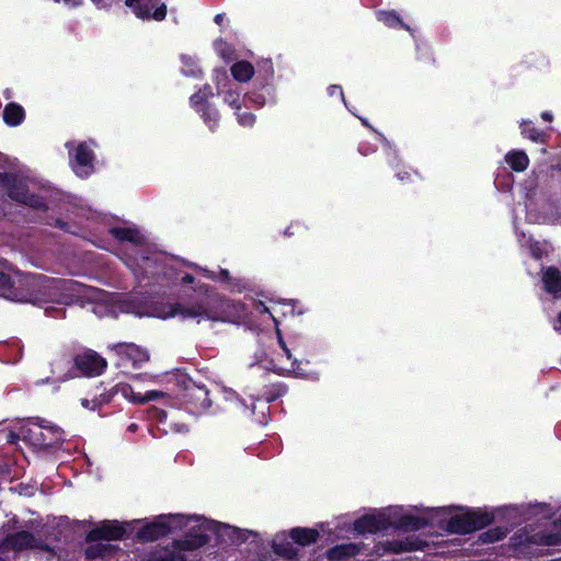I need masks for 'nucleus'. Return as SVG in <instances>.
<instances>
[{
  "mask_svg": "<svg viewBox=\"0 0 561 561\" xmlns=\"http://www.w3.org/2000/svg\"><path fill=\"white\" fill-rule=\"evenodd\" d=\"M102 296V291L96 288H89L87 297L90 301H96L100 300Z\"/></svg>",
  "mask_w": 561,
  "mask_h": 561,
  "instance_id": "obj_39",
  "label": "nucleus"
},
{
  "mask_svg": "<svg viewBox=\"0 0 561 561\" xmlns=\"http://www.w3.org/2000/svg\"><path fill=\"white\" fill-rule=\"evenodd\" d=\"M219 276H220L221 279H224L226 282L230 280V275H229V272L227 270H220Z\"/></svg>",
  "mask_w": 561,
  "mask_h": 561,
  "instance_id": "obj_45",
  "label": "nucleus"
},
{
  "mask_svg": "<svg viewBox=\"0 0 561 561\" xmlns=\"http://www.w3.org/2000/svg\"><path fill=\"white\" fill-rule=\"evenodd\" d=\"M214 49L216 54L226 62L232 60L234 50L226 41L221 38L216 39L214 42Z\"/></svg>",
  "mask_w": 561,
  "mask_h": 561,
  "instance_id": "obj_29",
  "label": "nucleus"
},
{
  "mask_svg": "<svg viewBox=\"0 0 561 561\" xmlns=\"http://www.w3.org/2000/svg\"><path fill=\"white\" fill-rule=\"evenodd\" d=\"M359 119H360V122H362V124H363V125H365V126H369V125H368V122H367V119H366V118L360 117Z\"/></svg>",
  "mask_w": 561,
  "mask_h": 561,
  "instance_id": "obj_53",
  "label": "nucleus"
},
{
  "mask_svg": "<svg viewBox=\"0 0 561 561\" xmlns=\"http://www.w3.org/2000/svg\"><path fill=\"white\" fill-rule=\"evenodd\" d=\"M0 285L2 287H10L11 286L10 277L7 274H4L3 272H0Z\"/></svg>",
  "mask_w": 561,
  "mask_h": 561,
  "instance_id": "obj_40",
  "label": "nucleus"
},
{
  "mask_svg": "<svg viewBox=\"0 0 561 561\" xmlns=\"http://www.w3.org/2000/svg\"><path fill=\"white\" fill-rule=\"evenodd\" d=\"M123 0H91V2L100 10H110L118 5Z\"/></svg>",
  "mask_w": 561,
  "mask_h": 561,
  "instance_id": "obj_35",
  "label": "nucleus"
},
{
  "mask_svg": "<svg viewBox=\"0 0 561 561\" xmlns=\"http://www.w3.org/2000/svg\"><path fill=\"white\" fill-rule=\"evenodd\" d=\"M540 151H541L542 153H546V152H547V150H546V148H545V147H542V148L540 149Z\"/></svg>",
  "mask_w": 561,
  "mask_h": 561,
  "instance_id": "obj_56",
  "label": "nucleus"
},
{
  "mask_svg": "<svg viewBox=\"0 0 561 561\" xmlns=\"http://www.w3.org/2000/svg\"><path fill=\"white\" fill-rule=\"evenodd\" d=\"M375 151H376V148L371 147L367 142H360L359 146H358V152L362 156H368V154H370V153H373Z\"/></svg>",
  "mask_w": 561,
  "mask_h": 561,
  "instance_id": "obj_37",
  "label": "nucleus"
},
{
  "mask_svg": "<svg viewBox=\"0 0 561 561\" xmlns=\"http://www.w3.org/2000/svg\"><path fill=\"white\" fill-rule=\"evenodd\" d=\"M133 401L137 403H146L147 400H144V396L141 394H133Z\"/></svg>",
  "mask_w": 561,
  "mask_h": 561,
  "instance_id": "obj_46",
  "label": "nucleus"
},
{
  "mask_svg": "<svg viewBox=\"0 0 561 561\" xmlns=\"http://www.w3.org/2000/svg\"><path fill=\"white\" fill-rule=\"evenodd\" d=\"M0 561H5L3 558L0 557Z\"/></svg>",
  "mask_w": 561,
  "mask_h": 561,
  "instance_id": "obj_58",
  "label": "nucleus"
},
{
  "mask_svg": "<svg viewBox=\"0 0 561 561\" xmlns=\"http://www.w3.org/2000/svg\"><path fill=\"white\" fill-rule=\"evenodd\" d=\"M518 128L523 139H527L537 145L545 146L550 139L549 128L540 129L535 126L531 119L522 118L518 121Z\"/></svg>",
  "mask_w": 561,
  "mask_h": 561,
  "instance_id": "obj_14",
  "label": "nucleus"
},
{
  "mask_svg": "<svg viewBox=\"0 0 561 561\" xmlns=\"http://www.w3.org/2000/svg\"><path fill=\"white\" fill-rule=\"evenodd\" d=\"M226 19V15L224 13H218L215 15L214 18V22L217 24V25H222L224 21Z\"/></svg>",
  "mask_w": 561,
  "mask_h": 561,
  "instance_id": "obj_44",
  "label": "nucleus"
},
{
  "mask_svg": "<svg viewBox=\"0 0 561 561\" xmlns=\"http://www.w3.org/2000/svg\"><path fill=\"white\" fill-rule=\"evenodd\" d=\"M164 396H165V393L162 392V391L152 390V391H148L144 396V400H147V402H149V401H152V400H157L159 398H163Z\"/></svg>",
  "mask_w": 561,
  "mask_h": 561,
  "instance_id": "obj_38",
  "label": "nucleus"
},
{
  "mask_svg": "<svg viewBox=\"0 0 561 561\" xmlns=\"http://www.w3.org/2000/svg\"><path fill=\"white\" fill-rule=\"evenodd\" d=\"M538 244H539L538 242H535V243H529L528 245L537 247Z\"/></svg>",
  "mask_w": 561,
  "mask_h": 561,
  "instance_id": "obj_57",
  "label": "nucleus"
},
{
  "mask_svg": "<svg viewBox=\"0 0 561 561\" xmlns=\"http://www.w3.org/2000/svg\"><path fill=\"white\" fill-rule=\"evenodd\" d=\"M205 308L202 305H195L192 307H186L182 304H175L172 306L171 316H181L183 318H196L205 313Z\"/></svg>",
  "mask_w": 561,
  "mask_h": 561,
  "instance_id": "obj_27",
  "label": "nucleus"
},
{
  "mask_svg": "<svg viewBox=\"0 0 561 561\" xmlns=\"http://www.w3.org/2000/svg\"><path fill=\"white\" fill-rule=\"evenodd\" d=\"M232 80L240 83H247L252 81L257 75V65L254 67L250 61L239 60L232 64L230 67Z\"/></svg>",
  "mask_w": 561,
  "mask_h": 561,
  "instance_id": "obj_17",
  "label": "nucleus"
},
{
  "mask_svg": "<svg viewBox=\"0 0 561 561\" xmlns=\"http://www.w3.org/2000/svg\"><path fill=\"white\" fill-rule=\"evenodd\" d=\"M318 537L319 533L313 528H294L290 530V538L300 546L316 542Z\"/></svg>",
  "mask_w": 561,
  "mask_h": 561,
  "instance_id": "obj_23",
  "label": "nucleus"
},
{
  "mask_svg": "<svg viewBox=\"0 0 561 561\" xmlns=\"http://www.w3.org/2000/svg\"><path fill=\"white\" fill-rule=\"evenodd\" d=\"M125 5L142 21L161 22L167 16V4L162 0H125Z\"/></svg>",
  "mask_w": 561,
  "mask_h": 561,
  "instance_id": "obj_8",
  "label": "nucleus"
},
{
  "mask_svg": "<svg viewBox=\"0 0 561 561\" xmlns=\"http://www.w3.org/2000/svg\"><path fill=\"white\" fill-rule=\"evenodd\" d=\"M125 529L117 523H103L87 535V541L116 540L123 538Z\"/></svg>",
  "mask_w": 561,
  "mask_h": 561,
  "instance_id": "obj_15",
  "label": "nucleus"
},
{
  "mask_svg": "<svg viewBox=\"0 0 561 561\" xmlns=\"http://www.w3.org/2000/svg\"><path fill=\"white\" fill-rule=\"evenodd\" d=\"M284 352L286 353L287 357L289 358L290 357V352L289 350L287 348V346H284Z\"/></svg>",
  "mask_w": 561,
  "mask_h": 561,
  "instance_id": "obj_52",
  "label": "nucleus"
},
{
  "mask_svg": "<svg viewBox=\"0 0 561 561\" xmlns=\"http://www.w3.org/2000/svg\"><path fill=\"white\" fill-rule=\"evenodd\" d=\"M190 519V517L182 515L160 516L154 522L140 528L137 533V537L142 541H153L174 529L186 526Z\"/></svg>",
  "mask_w": 561,
  "mask_h": 561,
  "instance_id": "obj_6",
  "label": "nucleus"
},
{
  "mask_svg": "<svg viewBox=\"0 0 561 561\" xmlns=\"http://www.w3.org/2000/svg\"><path fill=\"white\" fill-rule=\"evenodd\" d=\"M493 522V516L480 511H470L465 514L456 515L449 520L451 531L459 534L472 533Z\"/></svg>",
  "mask_w": 561,
  "mask_h": 561,
  "instance_id": "obj_9",
  "label": "nucleus"
},
{
  "mask_svg": "<svg viewBox=\"0 0 561 561\" xmlns=\"http://www.w3.org/2000/svg\"><path fill=\"white\" fill-rule=\"evenodd\" d=\"M114 348L119 354H125L134 363L145 362L148 359L147 353L135 344L119 343V344L115 345Z\"/></svg>",
  "mask_w": 561,
  "mask_h": 561,
  "instance_id": "obj_24",
  "label": "nucleus"
},
{
  "mask_svg": "<svg viewBox=\"0 0 561 561\" xmlns=\"http://www.w3.org/2000/svg\"><path fill=\"white\" fill-rule=\"evenodd\" d=\"M415 49H416V57L420 60H425V61L433 60V54H432L431 47L427 45V43L416 41Z\"/></svg>",
  "mask_w": 561,
  "mask_h": 561,
  "instance_id": "obj_33",
  "label": "nucleus"
},
{
  "mask_svg": "<svg viewBox=\"0 0 561 561\" xmlns=\"http://www.w3.org/2000/svg\"><path fill=\"white\" fill-rule=\"evenodd\" d=\"M356 531L363 533H376L385 528V522L382 518L374 515H365L354 523Z\"/></svg>",
  "mask_w": 561,
  "mask_h": 561,
  "instance_id": "obj_22",
  "label": "nucleus"
},
{
  "mask_svg": "<svg viewBox=\"0 0 561 561\" xmlns=\"http://www.w3.org/2000/svg\"><path fill=\"white\" fill-rule=\"evenodd\" d=\"M279 343H280V346H282L283 348H284V346H286V345H285V343H284V341H283L282 339H279Z\"/></svg>",
  "mask_w": 561,
  "mask_h": 561,
  "instance_id": "obj_55",
  "label": "nucleus"
},
{
  "mask_svg": "<svg viewBox=\"0 0 561 561\" xmlns=\"http://www.w3.org/2000/svg\"><path fill=\"white\" fill-rule=\"evenodd\" d=\"M0 186L7 190L8 196L24 206L44 213L43 220L47 226L62 233L76 236L96 245L106 231L114 240L131 245H157V236L144 226L129 220L111 224L107 217L81 199L62 202L59 211H49L44 196L31 193L27 182L16 173L0 172Z\"/></svg>",
  "mask_w": 561,
  "mask_h": 561,
  "instance_id": "obj_1",
  "label": "nucleus"
},
{
  "mask_svg": "<svg viewBox=\"0 0 561 561\" xmlns=\"http://www.w3.org/2000/svg\"><path fill=\"white\" fill-rule=\"evenodd\" d=\"M247 107L260 110L273 107L279 101L274 64L271 58L257 61V75L244 91Z\"/></svg>",
  "mask_w": 561,
  "mask_h": 561,
  "instance_id": "obj_2",
  "label": "nucleus"
},
{
  "mask_svg": "<svg viewBox=\"0 0 561 561\" xmlns=\"http://www.w3.org/2000/svg\"><path fill=\"white\" fill-rule=\"evenodd\" d=\"M114 551V546L111 543H104L102 540L92 541L85 549V556L88 559L103 558L111 554Z\"/></svg>",
  "mask_w": 561,
  "mask_h": 561,
  "instance_id": "obj_26",
  "label": "nucleus"
},
{
  "mask_svg": "<svg viewBox=\"0 0 561 561\" xmlns=\"http://www.w3.org/2000/svg\"><path fill=\"white\" fill-rule=\"evenodd\" d=\"M68 154V167L76 178L88 180L100 169L96 154L99 144L92 138L84 140L72 139L65 142Z\"/></svg>",
  "mask_w": 561,
  "mask_h": 561,
  "instance_id": "obj_4",
  "label": "nucleus"
},
{
  "mask_svg": "<svg viewBox=\"0 0 561 561\" xmlns=\"http://www.w3.org/2000/svg\"><path fill=\"white\" fill-rule=\"evenodd\" d=\"M194 282V277L191 274H186L182 278L183 284H192Z\"/></svg>",
  "mask_w": 561,
  "mask_h": 561,
  "instance_id": "obj_47",
  "label": "nucleus"
},
{
  "mask_svg": "<svg viewBox=\"0 0 561 561\" xmlns=\"http://www.w3.org/2000/svg\"><path fill=\"white\" fill-rule=\"evenodd\" d=\"M82 405H83L84 408H90V401H89V400H87V399H84V400L82 401Z\"/></svg>",
  "mask_w": 561,
  "mask_h": 561,
  "instance_id": "obj_51",
  "label": "nucleus"
},
{
  "mask_svg": "<svg viewBox=\"0 0 561 561\" xmlns=\"http://www.w3.org/2000/svg\"><path fill=\"white\" fill-rule=\"evenodd\" d=\"M211 81L215 84V95L221 98L224 104L233 111L238 124L242 127H252L256 116L248 110H242L243 105L247 106L244 91L230 78L227 69L215 68Z\"/></svg>",
  "mask_w": 561,
  "mask_h": 561,
  "instance_id": "obj_3",
  "label": "nucleus"
},
{
  "mask_svg": "<svg viewBox=\"0 0 561 561\" xmlns=\"http://www.w3.org/2000/svg\"><path fill=\"white\" fill-rule=\"evenodd\" d=\"M227 529L231 530L232 533H236L238 535H240V531L236 528H231V527H227Z\"/></svg>",
  "mask_w": 561,
  "mask_h": 561,
  "instance_id": "obj_54",
  "label": "nucleus"
},
{
  "mask_svg": "<svg viewBox=\"0 0 561 561\" xmlns=\"http://www.w3.org/2000/svg\"><path fill=\"white\" fill-rule=\"evenodd\" d=\"M359 549L356 545H341L328 551V558L331 561H341L345 558L354 557L358 553Z\"/></svg>",
  "mask_w": 561,
  "mask_h": 561,
  "instance_id": "obj_25",
  "label": "nucleus"
},
{
  "mask_svg": "<svg viewBox=\"0 0 561 561\" xmlns=\"http://www.w3.org/2000/svg\"><path fill=\"white\" fill-rule=\"evenodd\" d=\"M284 234L286 236H291L293 232H291V227H287L285 230H284Z\"/></svg>",
  "mask_w": 561,
  "mask_h": 561,
  "instance_id": "obj_49",
  "label": "nucleus"
},
{
  "mask_svg": "<svg viewBox=\"0 0 561 561\" xmlns=\"http://www.w3.org/2000/svg\"><path fill=\"white\" fill-rule=\"evenodd\" d=\"M7 438H8V443L15 444L19 440L20 435L15 434L14 432H9Z\"/></svg>",
  "mask_w": 561,
  "mask_h": 561,
  "instance_id": "obj_43",
  "label": "nucleus"
},
{
  "mask_svg": "<svg viewBox=\"0 0 561 561\" xmlns=\"http://www.w3.org/2000/svg\"><path fill=\"white\" fill-rule=\"evenodd\" d=\"M3 94H4L5 99H10L11 98V91L9 89H7Z\"/></svg>",
  "mask_w": 561,
  "mask_h": 561,
  "instance_id": "obj_50",
  "label": "nucleus"
},
{
  "mask_svg": "<svg viewBox=\"0 0 561 561\" xmlns=\"http://www.w3.org/2000/svg\"><path fill=\"white\" fill-rule=\"evenodd\" d=\"M55 2H59L60 0H54ZM65 5L70 8H76L81 4V0H62Z\"/></svg>",
  "mask_w": 561,
  "mask_h": 561,
  "instance_id": "obj_41",
  "label": "nucleus"
},
{
  "mask_svg": "<svg viewBox=\"0 0 561 561\" xmlns=\"http://www.w3.org/2000/svg\"><path fill=\"white\" fill-rule=\"evenodd\" d=\"M379 141L383 146V151L387 156V161L389 165L394 170L396 178L403 183L412 182L413 178L417 176V173L411 171L410 168L404 165H400V159L398 156L397 149L390 144V141L382 135L377 134Z\"/></svg>",
  "mask_w": 561,
  "mask_h": 561,
  "instance_id": "obj_12",
  "label": "nucleus"
},
{
  "mask_svg": "<svg viewBox=\"0 0 561 561\" xmlns=\"http://www.w3.org/2000/svg\"><path fill=\"white\" fill-rule=\"evenodd\" d=\"M21 431L25 439L35 446L49 447L62 440L61 432L57 427H43L37 423H31Z\"/></svg>",
  "mask_w": 561,
  "mask_h": 561,
  "instance_id": "obj_10",
  "label": "nucleus"
},
{
  "mask_svg": "<svg viewBox=\"0 0 561 561\" xmlns=\"http://www.w3.org/2000/svg\"><path fill=\"white\" fill-rule=\"evenodd\" d=\"M214 89L208 83L197 88L188 98L190 108L199 117L211 134L219 130L221 122V114L214 102Z\"/></svg>",
  "mask_w": 561,
  "mask_h": 561,
  "instance_id": "obj_5",
  "label": "nucleus"
},
{
  "mask_svg": "<svg viewBox=\"0 0 561 561\" xmlns=\"http://www.w3.org/2000/svg\"><path fill=\"white\" fill-rule=\"evenodd\" d=\"M27 548L46 549V547L39 545L38 540L33 536V534L25 530L8 535L0 543L1 551H21Z\"/></svg>",
  "mask_w": 561,
  "mask_h": 561,
  "instance_id": "obj_13",
  "label": "nucleus"
},
{
  "mask_svg": "<svg viewBox=\"0 0 561 561\" xmlns=\"http://www.w3.org/2000/svg\"><path fill=\"white\" fill-rule=\"evenodd\" d=\"M209 542V536L199 531L188 534L184 540L176 541V549L162 548L156 551L150 561H186L182 551L195 550Z\"/></svg>",
  "mask_w": 561,
  "mask_h": 561,
  "instance_id": "obj_7",
  "label": "nucleus"
},
{
  "mask_svg": "<svg viewBox=\"0 0 561 561\" xmlns=\"http://www.w3.org/2000/svg\"><path fill=\"white\" fill-rule=\"evenodd\" d=\"M427 525V522L421 517L403 516L399 520V527L405 530H417Z\"/></svg>",
  "mask_w": 561,
  "mask_h": 561,
  "instance_id": "obj_30",
  "label": "nucleus"
},
{
  "mask_svg": "<svg viewBox=\"0 0 561 561\" xmlns=\"http://www.w3.org/2000/svg\"><path fill=\"white\" fill-rule=\"evenodd\" d=\"M179 59V71L183 77L194 80H203L205 73L199 64V59L196 56L181 54Z\"/></svg>",
  "mask_w": 561,
  "mask_h": 561,
  "instance_id": "obj_16",
  "label": "nucleus"
},
{
  "mask_svg": "<svg viewBox=\"0 0 561 561\" xmlns=\"http://www.w3.org/2000/svg\"><path fill=\"white\" fill-rule=\"evenodd\" d=\"M75 367L87 377L101 375L107 366L106 360L92 350H87L73 358Z\"/></svg>",
  "mask_w": 561,
  "mask_h": 561,
  "instance_id": "obj_11",
  "label": "nucleus"
},
{
  "mask_svg": "<svg viewBox=\"0 0 561 561\" xmlns=\"http://www.w3.org/2000/svg\"><path fill=\"white\" fill-rule=\"evenodd\" d=\"M273 550L276 554L282 556L286 559H294L297 554L293 543L286 539H275L273 541Z\"/></svg>",
  "mask_w": 561,
  "mask_h": 561,
  "instance_id": "obj_28",
  "label": "nucleus"
},
{
  "mask_svg": "<svg viewBox=\"0 0 561 561\" xmlns=\"http://www.w3.org/2000/svg\"><path fill=\"white\" fill-rule=\"evenodd\" d=\"M557 325H556V330H561V312L559 313L558 316V320H557Z\"/></svg>",
  "mask_w": 561,
  "mask_h": 561,
  "instance_id": "obj_48",
  "label": "nucleus"
},
{
  "mask_svg": "<svg viewBox=\"0 0 561 561\" xmlns=\"http://www.w3.org/2000/svg\"><path fill=\"white\" fill-rule=\"evenodd\" d=\"M542 283L547 293L561 296V273L557 267H548L542 275Z\"/></svg>",
  "mask_w": 561,
  "mask_h": 561,
  "instance_id": "obj_21",
  "label": "nucleus"
},
{
  "mask_svg": "<svg viewBox=\"0 0 561 561\" xmlns=\"http://www.w3.org/2000/svg\"><path fill=\"white\" fill-rule=\"evenodd\" d=\"M505 163L514 172H524L529 165V158L525 150L512 149L504 156Z\"/></svg>",
  "mask_w": 561,
  "mask_h": 561,
  "instance_id": "obj_20",
  "label": "nucleus"
},
{
  "mask_svg": "<svg viewBox=\"0 0 561 561\" xmlns=\"http://www.w3.org/2000/svg\"><path fill=\"white\" fill-rule=\"evenodd\" d=\"M2 118L7 126L18 127L25 121V110L19 103L9 102L3 108Z\"/></svg>",
  "mask_w": 561,
  "mask_h": 561,
  "instance_id": "obj_19",
  "label": "nucleus"
},
{
  "mask_svg": "<svg viewBox=\"0 0 561 561\" xmlns=\"http://www.w3.org/2000/svg\"><path fill=\"white\" fill-rule=\"evenodd\" d=\"M389 548L396 552L400 553L403 551H412L417 549L416 541L407 538L405 540H392L388 542Z\"/></svg>",
  "mask_w": 561,
  "mask_h": 561,
  "instance_id": "obj_31",
  "label": "nucleus"
},
{
  "mask_svg": "<svg viewBox=\"0 0 561 561\" xmlns=\"http://www.w3.org/2000/svg\"><path fill=\"white\" fill-rule=\"evenodd\" d=\"M327 93L329 96H339L340 100L343 102V104L345 105L346 108H348L347 106V102L345 100V96H344V92H343V89L340 84H331L327 88Z\"/></svg>",
  "mask_w": 561,
  "mask_h": 561,
  "instance_id": "obj_34",
  "label": "nucleus"
},
{
  "mask_svg": "<svg viewBox=\"0 0 561 561\" xmlns=\"http://www.w3.org/2000/svg\"><path fill=\"white\" fill-rule=\"evenodd\" d=\"M540 117H541L545 122H552V119H553V114H552V112H551V111H543V112H541Z\"/></svg>",
  "mask_w": 561,
  "mask_h": 561,
  "instance_id": "obj_42",
  "label": "nucleus"
},
{
  "mask_svg": "<svg viewBox=\"0 0 561 561\" xmlns=\"http://www.w3.org/2000/svg\"><path fill=\"white\" fill-rule=\"evenodd\" d=\"M482 536L485 537V539H483V541L493 542V541L500 540L504 536V533L500 531L499 529H494V530L484 533Z\"/></svg>",
  "mask_w": 561,
  "mask_h": 561,
  "instance_id": "obj_36",
  "label": "nucleus"
},
{
  "mask_svg": "<svg viewBox=\"0 0 561 561\" xmlns=\"http://www.w3.org/2000/svg\"><path fill=\"white\" fill-rule=\"evenodd\" d=\"M376 19L389 28L407 30L414 37V30L403 22L396 10H378L376 11Z\"/></svg>",
  "mask_w": 561,
  "mask_h": 561,
  "instance_id": "obj_18",
  "label": "nucleus"
},
{
  "mask_svg": "<svg viewBox=\"0 0 561 561\" xmlns=\"http://www.w3.org/2000/svg\"><path fill=\"white\" fill-rule=\"evenodd\" d=\"M180 383L183 386L184 390L192 392V396L203 397L204 400L207 399V390L203 387L196 386L191 379L184 377L180 380Z\"/></svg>",
  "mask_w": 561,
  "mask_h": 561,
  "instance_id": "obj_32",
  "label": "nucleus"
}]
</instances>
